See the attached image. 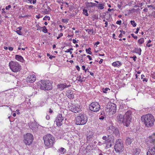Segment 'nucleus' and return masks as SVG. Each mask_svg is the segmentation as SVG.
<instances>
[{"label":"nucleus","instance_id":"c756f323","mask_svg":"<svg viewBox=\"0 0 155 155\" xmlns=\"http://www.w3.org/2000/svg\"><path fill=\"white\" fill-rule=\"evenodd\" d=\"M27 2L31 4L33 3L35 4L36 3V0H26Z\"/></svg>","mask_w":155,"mask_h":155},{"label":"nucleus","instance_id":"4c0bfd02","mask_svg":"<svg viewBox=\"0 0 155 155\" xmlns=\"http://www.w3.org/2000/svg\"><path fill=\"white\" fill-rule=\"evenodd\" d=\"M94 31L93 29H90L89 31L88 32V34H92L94 33Z\"/></svg>","mask_w":155,"mask_h":155},{"label":"nucleus","instance_id":"de8ad7c7","mask_svg":"<svg viewBox=\"0 0 155 155\" xmlns=\"http://www.w3.org/2000/svg\"><path fill=\"white\" fill-rule=\"evenodd\" d=\"M57 2L59 3H63V0H57Z\"/></svg>","mask_w":155,"mask_h":155},{"label":"nucleus","instance_id":"3c124183","mask_svg":"<svg viewBox=\"0 0 155 155\" xmlns=\"http://www.w3.org/2000/svg\"><path fill=\"white\" fill-rule=\"evenodd\" d=\"M85 66L84 65H83L82 67V69L85 72H86L87 70L85 69Z\"/></svg>","mask_w":155,"mask_h":155},{"label":"nucleus","instance_id":"423d86ee","mask_svg":"<svg viewBox=\"0 0 155 155\" xmlns=\"http://www.w3.org/2000/svg\"><path fill=\"white\" fill-rule=\"evenodd\" d=\"M9 66L12 71L14 72L20 71L21 69V66L16 61H11L9 63Z\"/></svg>","mask_w":155,"mask_h":155},{"label":"nucleus","instance_id":"f8f14e48","mask_svg":"<svg viewBox=\"0 0 155 155\" xmlns=\"http://www.w3.org/2000/svg\"><path fill=\"white\" fill-rule=\"evenodd\" d=\"M107 134V148L110 147L114 144V139L113 136L111 134Z\"/></svg>","mask_w":155,"mask_h":155},{"label":"nucleus","instance_id":"6e6d98bb","mask_svg":"<svg viewBox=\"0 0 155 155\" xmlns=\"http://www.w3.org/2000/svg\"><path fill=\"white\" fill-rule=\"evenodd\" d=\"M87 57L90 60H91L92 59V58L89 55H88L87 56Z\"/></svg>","mask_w":155,"mask_h":155},{"label":"nucleus","instance_id":"dca6fc26","mask_svg":"<svg viewBox=\"0 0 155 155\" xmlns=\"http://www.w3.org/2000/svg\"><path fill=\"white\" fill-rule=\"evenodd\" d=\"M147 155H155V147L150 148L147 152Z\"/></svg>","mask_w":155,"mask_h":155},{"label":"nucleus","instance_id":"a19ab883","mask_svg":"<svg viewBox=\"0 0 155 155\" xmlns=\"http://www.w3.org/2000/svg\"><path fill=\"white\" fill-rule=\"evenodd\" d=\"M47 19L48 20H49L50 19V18L47 16V15H46L45 17L43 18V20H46Z\"/></svg>","mask_w":155,"mask_h":155},{"label":"nucleus","instance_id":"b1692460","mask_svg":"<svg viewBox=\"0 0 155 155\" xmlns=\"http://www.w3.org/2000/svg\"><path fill=\"white\" fill-rule=\"evenodd\" d=\"M132 141V139L128 137L126 138L125 143L127 145H130Z\"/></svg>","mask_w":155,"mask_h":155},{"label":"nucleus","instance_id":"a878e982","mask_svg":"<svg viewBox=\"0 0 155 155\" xmlns=\"http://www.w3.org/2000/svg\"><path fill=\"white\" fill-rule=\"evenodd\" d=\"M148 140L150 143L155 145V140L153 138L152 136H150Z\"/></svg>","mask_w":155,"mask_h":155},{"label":"nucleus","instance_id":"7c9ffc66","mask_svg":"<svg viewBox=\"0 0 155 155\" xmlns=\"http://www.w3.org/2000/svg\"><path fill=\"white\" fill-rule=\"evenodd\" d=\"M135 51L139 55L141 54V50L140 48H136L135 49Z\"/></svg>","mask_w":155,"mask_h":155},{"label":"nucleus","instance_id":"2f4dec72","mask_svg":"<svg viewBox=\"0 0 155 155\" xmlns=\"http://www.w3.org/2000/svg\"><path fill=\"white\" fill-rule=\"evenodd\" d=\"M97 7L99 9H102L104 8V4L103 3L99 4Z\"/></svg>","mask_w":155,"mask_h":155},{"label":"nucleus","instance_id":"72a5a7b5","mask_svg":"<svg viewBox=\"0 0 155 155\" xmlns=\"http://www.w3.org/2000/svg\"><path fill=\"white\" fill-rule=\"evenodd\" d=\"M83 14L87 16H88V14L87 10V9H84L83 10Z\"/></svg>","mask_w":155,"mask_h":155},{"label":"nucleus","instance_id":"1a4fd4ad","mask_svg":"<svg viewBox=\"0 0 155 155\" xmlns=\"http://www.w3.org/2000/svg\"><path fill=\"white\" fill-rule=\"evenodd\" d=\"M33 140V135L31 134L28 133L24 136L23 142L26 145H29L32 143Z\"/></svg>","mask_w":155,"mask_h":155},{"label":"nucleus","instance_id":"13d9d810","mask_svg":"<svg viewBox=\"0 0 155 155\" xmlns=\"http://www.w3.org/2000/svg\"><path fill=\"white\" fill-rule=\"evenodd\" d=\"M76 68L77 69V70H78V71H80V68L78 66V65H77L76 66Z\"/></svg>","mask_w":155,"mask_h":155},{"label":"nucleus","instance_id":"680f3d73","mask_svg":"<svg viewBox=\"0 0 155 155\" xmlns=\"http://www.w3.org/2000/svg\"><path fill=\"white\" fill-rule=\"evenodd\" d=\"M100 44V42L99 41H97V42H96L95 44H94V47H95V45H99V44Z\"/></svg>","mask_w":155,"mask_h":155},{"label":"nucleus","instance_id":"6ab92c4d","mask_svg":"<svg viewBox=\"0 0 155 155\" xmlns=\"http://www.w3.org/2000/svg\"><path fill=\"white\" fill-rule=\"evenodd\" d=\"M71 85H66V84H61L58 85V87L61 90H62L64 88L69 87Z\"/></svg>","mask_w":155,"mask_h":155},{"label":"nucleus","instance_id":"37998d69","mask_svg":"<svg viewBox=\"0 0 155 155\" xmlns=\"http://www.w3.org/2000/svg\"><path fill=\"white\" fill-rule=\"evenodd\" d=\"M27 6L28 7V8H29L30 9H33L34 7V6L33 5H27Z\"/></svg>","mask_w":155,"mask_h":155},{"label":"nucleus","instance_id":"e2e57ef3","mask_svg":"<svg viewBox=\"0 0 155 155\" xmlns=\"http://www.w3.org/2000/svg\"><path fill=\"white\" fill-rule=\"evenodd\" d=\"M120 32H121V33H123V34H125V31H123L122 30H120Z\"/></svg>","mask_w":155,"mask_h":155},{"label":"nucleus","instance_id":"a18cd8bd","mask_svg":"<svg viewBox=\"0 0 155 155\" xmlns=\"http://www.w3.org/2000/svg\"><path fill=\"white\" fill-rule=\"evenodd\" d=\"M79 59L81 62H83L84 61V60L83 59V57L82 56V55H81L80 56L79 58H78Z\"/></svg>","mask_w":155,"mask_h":155},{"label":"nucleus","instance_id":"4be33fe9","mask_svg":"<svg viewBox=\"0 0 155 155\" xmlns=\"http://www.w3.org/2000/svg\"><path fill=\"white\" fill-rule=\"evenodd\" d=\"M140 151V149L138 148H135L134 149L133 151V153L134 155H138Z\"/></svg>","mask_w":155,"mask_h":155},{"label":"nucleus","instance_id":"79ce46f5","mask_svg":"<svg viewBox=\"0 0 155 155\" xmlns=\"http://www.w3.org/2000/svg\"><path fill=\"white\" fill-rule=\"evenodd\" d=\"M63 35V34L62 33H60L58 35V36L57 38V39H59L60 37H61Z\"/></svg>","mask_w":155,"mask_h":155},{"label":"nucleus","instance_id":"9d476101","mask_svg":"<svg viewBox=\"0 0 155 155\" xmlns=\"http://www.w3.org/2000/svg\"><path fill=\"white\" fill-rule=\"evenodd\" d=\"M100 106L97 102H92L90 105L89 108L90 110L94 112H97L100 109Z\"/></svg>","mask_w":155,"mask_h":155},{"label":"nucleus","instance_id":"aec40b11","mask_svg":"<svg viewBox=\"0 0 155 155\" xmlns=\"http://www.w3.org/2000/svg\"><path fill=\"white\" fill-rule=\"evenodd\" d=\"M93 135V133L92 132H90L88 134L87 136V141L88 143L91 141Z\"/></svg>","mask_w":155,"mask_h":155},{"label":"nucleus","instance_id":"20e7f679","mask_svg":"<svg viewBox=\"0 0 155 155\" xmlns=\"http://www.w3.org/2000/svg\"><path fill=\"white\" fill-rule=\"evenodd\" d=\"M87 121V116L84 114H79L75 118V124L78 125H84Z\"/></svg>","mask_w":155,"mask_h":155},{"label":"nucleus","instance_id":"bf43d9fd","mask_svg":"<svg viewBox=\"0 0 155 155\" xmlns=\"http://www.w3.org/2000/svg\"><path fill=\"white\" fill-rule=\"evenodd\" d=\"M139 30H140V28H137V30L136 31H135V33L136 34H137L138 32V31Z\"/></svg>","mask_w":155,"mask_h":155},{"label":"nucleus","instance_id":"58836bf2","mask_svg":"<svg viewBox=\"0 0 155 155\" xmlns=\"http://www.w3.org/2000/svg\"><path fill=\"white\" fill-rule=\"evenodd\" d=\"M69 21L68 19H62V22L64 23H67Z\"/></svg>","mask_w":155,"mask_h":155},{"label":"nucleus","instance_id":"69168bd1","mask_svg":"<svg viewBox=\"0 0 155 155\" xmlns=\"http://www.w3.org/2000/svg\"><path fill=\"white\" fill-rule=\"evenodd\" d=\"M21 29H22V27H18L17 29V30H20V31L21 30Z\"/></svg>","mask_w":155,"mask_h":155},{"label":"nucleus","instance_id":"4468645a","mask_svg":"<svg viewBox=\"0 0 155 155\" xmlns=\"http://www.w3.org/2000/svg\"><path fill=\"white\" fill-rule=\"evenodd\" d=\"M36 80L35 76L34 74L30 75L28 76L27 78V82L30 83L34 82Z\"/></svg>","mask_w":155,"mask_h":155},{"label":"nucleus","instance_id":"8fccbe9b","mask_svg":"<svg viewBox=\"0 0 155 155\" xmlns=\"http://www.w3.org/2000/svg\"><path fill=\"white\" fill-rule=\"evenodd\" d=\"M116 24L119 25H120L121 24V21L120 20L116 22Z\"/></svg>","mask_w":155,"mask_h":155},{"label":"nucleus","instance_id":"c03bdc74","mask_svg":"<svg viewBox=\"0 0 155 155\" xmlns=\"http://www.w3.org/2000/svg\"><path fill=\"white\" fill-rule=\"evenodd\" d=\"M102 91L104 93H107V88H102Z\"/></svg>","mask_w":155,"mask_h":155},{"label":"nucleus","instance_id":"f03ea898","mask_svg":"<svg viewBox=\"0 0 155 155\" xmlns=\"http://www.w3.org/2000/svg\"><path fill=\"white\" fill-rule=\"evenodd\" d=\"M141 119L145 126L148 127L153 126L155 120L153 116L150 114L143 115L142 116Z\"/></svg>","mask_w":155,"mask_h":155},{"label":"nucleus","instance_id":"603ef678","mask_svg":"<svg viewBox=\"0 0 155 155\" xmlns=\"http://www.w3.org/2000/svg\"><path fill=\"white\" fill-rule=\"evenodd\" d=\"M42 31L44 33H46L48 32V29H42Z\"/></svg>","mask_w":155,"mask_h":155},{"label":"nucleus","instance_id":"ea45409f","mask_svg":"<svg viewBox=\"0 0 155 155\" xmlns=\"http://www.w3.org/2000/svg\"><path fill=\"white\" fill-rule=\"evenodd\" d=\"M16 32L19 35H22V33L21 32V31L18 30H17L16 31Z\"/></svg>","mask_w":155,"mask_h":155},{"label":"nucleus","instance_id":"f704fd0d","mask_svg":"<svg viewBox=\"0 0 155 155\" xmlns=\"http://www.w3.org/2000/svg\"><path fill=\"white\" fill-rule=\"evenodd\" d=\"M91 50V48H89L88 49H86V51L87 53L88 54H91L92 52L90 51Z\"/></svg>","mask_w":155,"mask_h":155},{"label":"nucleus","instance_id":"5701e85b","mask_svg":"<svg viewBox=\"0 0 155 155\" xmlns=\"http://www.w3.org/2000/svg\"><path fill=\"white\" fill-rule=\"evenodd\" d=\"M122 65L121 62L119 61H116L114 62L112 64V65L115 67H119Z\"/></svg>","mask_w":155,"mask_h":155},{"label":"nucleus","instance_id":"cd10ccee","mask_svg":"<svg viewBox=\"0 0 155 155\" xmlns=\"http://www.w3.org/2000/svg\"><path fill=\"white\" fill-rule=\"evenodd\" d=\"M84 78V77H83L82 78L81 75H79L77 77V80H78V81L80 82L81 83L84 81L83 80V79Z\"/></svg>","mask_w":155,"mask_h":155},{"label":"nucleus","instance_id":"ddd939ff","mask_svg":"<svg viewBox=\"0 0 155 155\" xmlns=\"http://www.w3.org/2000/svg\"><path fill=\"white\" fill-rule=\"evenodd\" d=\"M64 119V117L62 116V114H59L57 115L55 120L58 126L59 127L62 124Z\"/></svg>","mask_w":155,"mask_h":155},{"label":"nucleus","instance_id":"0e129e2a","mask_svg":"<svg viewBox=\"0 0 155 155\" xmlns=\"http://www.w3.org/2000/svg\"><path fill=\"white\" fill-rule=\"evenodd\" d=\"M148 9L146 8H145L143 9V11L145 12H148Z\"/></svg>","mask_w":155,"mask_h":155},{"label":"nucleus","instance_id":"4d7b16f0","mask_svg":"<svg viewBox=\"0 0 155 155\" xmlns=\"http://www.w3.org/2000/svg\"><path fill=\"white\" fill-rule=\"evenodd\" d=\"M146 45V46H147L148 47H151L152 46V44H148V43H147Z\"/></svg>","mask_w":155,"mask_h":155},{"label":"nucleus","instance_id":"774afa93","mask_svg":"<svg viewBox=\"0 0 155 155\" xmlns=\"http://www.w3.org/2000/svg\"><path fill=\"white\" fill-rule=\"evenodd\" d=\"M53 112V110L50 108L49 110V113L50 114H51Z\"/></svg>","mask_w":155,"mask_h":155},{"label":"nucleus","instance_id":"473e14b6","mask_svg":"<svg viewBox=\"0 0 155 155\" xmlns=\"http://www.w3.org/2000/svg\"><path fill=\"white\" fill-rule=\"evenodd\" d=\"M144 42V39L143 38H141L138 41V43L140 45L142 44Z\"/></svg>","mask_w":155,"mask_h":155},{"label":"nucleus","instance_id":"a211bd4d","mask_svg":"<svg viewBox=\"0 0 155 155\" xmlns=\"http://www.w3.org/2000/svg\"><path fill=\"white\" fill-rule=\"evenodd\" d=\"M106 17L107 16L106 13H103L102 15H101L100 17V19H101V20H102L104 21H105V27H107V21H105V20H107Z\"/></svg>","mask_w":155,"mask_h":155},{"label":"nucleus","instance_id":"c9c22d12","mask_svg":"<svg viewBox=\"0 0 155 155\" xmlns=\"http://www.w3.org/2000/svg\"><path fill=\"white\" fill-rule=\"evenodd\" d=\"M130 23H131V24L134 27H135L137 25L136 23L134 21H133V20L131 21Z\"/></svg>","mask_w":155,"mask_h":155},{"label":"nucleus","instance_id":"393cba45","mask_svg":"<svg viewBox=\"0 0 155 155\" xmlns=\"http://www.w3.org/2000/svg\"><path fill=\"white\" fill-rule=\"evenodd\" d=\"M116 108L113 109H112L111 110H109L108 114L110 116H111L116 113Z\"/></svg>","mask_w":155,"mask_h":155},{"label":"nucleus","instance_id":"052dcab7","mask_svg":"<svg viewBox=\"0 0 155 155\" xmlns=\"http://www.w3.org/2000/svg\"><path fill=\"white\" fill-rule=\"evenodd\" d=\"M46 118L47 120H48L50 119V117L49 115H47L46 116Z\"/></svg>","mask_w":155,"mask_h":155},{"label":"nucleus","instance_id":"39448f33","mask_svg":"<svg viewBox=\"0 0 155 155\" xmlns=\"http://www.w3.org/2000/svg\"><path fill=\"white\" fill-rule=\"evenodd\" d=\"M43 139L45 145L48 147H51L54 143V137L50 134H48L44 136Z\"/></svg>","mask_w":155,"mask_h":155},{"label":"nucleus","instance_id":"2eb2a0df","mask_svg":"<svg viewBox=\"0 0 155 155\" xmlns=\"http://www.w3.org/2000/svg\"><path fill=\"white\" fill-rule=\"evenodd\" d=\"M66 95L69 99H73L74 97L73 91L71 90L67 91L66 92Z\"/></svg>","mask_w":155,"mask_h":155},{"label":"nucleus","instance_id":"bb28decb","mask_svg":"<svg viewBox=\"0 0 155 155\" xmlns=\"http://www.w3.org/2000/svg\"><path fill=\"white\" fill-rule=\"evenodd\" d=\"M102 139L104 140V141H102L101 142H99L98 143H100V144H103L104 143H106V142L107 141V137L106 136H104L102 137Z\"/></svg>","mask_w":155,"mask_h":155},{"label":"nucleus","instance_id":"f3484780","mask_svg":"<svg viewBox=\"0 0 155 155\" xmlns=\"http://www.w3.org/2000/svg\"><path fill=\"white\" fill-rule=\"evenodd\" d=\"M115 108H116V105L114 103L110 102L107 104V109L111 110Z\"/></svg>","mask_w":155,"mask_h":155},{"label":"nucleus","instance_id":"5fc2aeb1","mask_svg":"<svg viewBox=\"0 0 155 155\" xmlns=\"http://www.w3.org/2000/svg\"><path fill=\"white\" fill-rule=\"evenodd\" d=\"M55 58V56H53V55H50V56L49 57V58L50 59H52V58Z\"/></svg>","mask_w":155,"mask_h":155},{"label":"nucleus","instance_id":"9b49d317","mask_svg":"<svg viewBox=\"0 0 155 155\" xmlns=\"http://www.w3.org/2000/svg\"><path fill=\"white\" fill-rule=\"evenodd\" d=\"M70 110L74 113H79L81 111L80 106L78 104H71L69 107Z\"/></svg>","mask_w":155,"mask_h":155},{"label":"nucleus","instance_id":"f257e3e1","mask_svg":"<svg viewBox=\"0 0 155 155\" xmlns=\"http://www.w3.org/2000/svg\"><path fill=\"white\" fill-rule=\"evenodd\" d=\"M132 112L130 110H127L124 116L121 114L117 116V119L120 123H122L124 126L128 127L131 122Z\"/></svg>","mask_w":155,"mask_h":155},{"label":"nucleus","instance_id":"412c9836","mask_svg":"<svg viewBox=\"0 0 155 155\" xmlns=\"http://www.w3.org/2000/svg\"><path fill=\"white\" fill-rule=\"evenodd\" d=\"M15 59L17 61L22 63L24 61V60L23 58L21 56L18 55H15Z\"/></svg>","mask_w":155,"mask_h":155},{"label":"nucleus","instance_id":"e433bc0d","mask_svg":"<svg viewBox=\"0 0 155 155\" xmlns=\"http://www.w3.org/2000/svg\"><path fill=\"white\" fill-rule=\"evenodd\" d=\"M36 27L37 28V30H41L42 29V27L40 26L39 24H37L36 25Z\"/></svg>","mask_w":155,"mask_h":155},{"label":"nucleus","instance_id":"c85d7f7f","mask_svg":"<svg viewBox=\"0 0 155 155\" xmlns=\"http://www.w3.org/2000/svg\"><path fill=\"white\" fill-rule=\"evenodd\" d=\"M58 151L61 153L64 154L66 152V150L63 147H61L58 149Z\"/></svg>","mask_w":155,"mask_h":155},{"label":"nucleus","instance_id":"0eeeda50","mask_svg":"<svg viewBox=\"0 0 155 155\" xmlns=\"http://www.w3.org/2000/svg\"><path fill=\"white\" fill-rule=\"evenodd\" d=\"M112 122H110L108 124V127H107V132H109L110 134L112 135L114 134L117 137H119L120 135L119 132L117 129L112 125Z\"/></svg>","mask_w":155,"mask_h":155},{"label":"nucleus","instance_id":"09e8293b","mask_svg":"<svg viewBox=\"0 0 155 155\" xmlns=\"http://www.w3.org/2000/svg\"><path fill=\"white\" fill-rule=\"evenodd\" d=\"M11 5H9L8 6H6V7H5V9L6 10H8L9 8H11Z\"/></svg>","mask_w":155,"mask_h":155},{"label":"nucleus","instance_id":"7ed1b4c3","mask_svg":"<svg viewBox=\"0 0 155 155\" xmlns=\"http://www.w3.org/2000/svg\"><path fill=\"white\" fill-rule=\"evenodd\" d=\"M37 87L41 90H49L52 89V85L51 82L48 81L41 80L37 83Z\"/></svg>","mask_w":155,"mask_h":155},{"label":"nucleus","instance_id":"338daca9","mask_svg":"<svg viewBox=\"0 0 155 155\" xmlns=\"http://www.w3.org/2000/svg\"><path fill=\"white\" fill-rule=\"evenodd\" d=\"M72 41H73V42L74 44H75V43H77V41L75 40L74 39H73Z\"/></svg>","mask_w":155,"mask_h":155},{"label":"nucleus","instance_id":"49530a36","mask_svg":"<svg viewBox=\"0 0 155 155\" xmlns=\"http://www.w3.org/2000/svg\"><path fill=\"white\" fill-rule=\"evenodd\" d=\"M131 36L133 37L135 39H137L138 38V37L137 36H135L133 34H131Z\"/></svg>","mask_w":155,"mask_h":155},{"label":"nucleus","instance_id":"6e6552de","mask_svg":"<svg viewBox=\"0 0 155 155\" xmlns=\"http://www.w3.org/2000/svg\"><path fill=\"white\" fill-rule=\"evenodd\" d=\"M115 151L117 152L120 153L124 150L123 142L121 139H118L116 141L114 146Z\"/></svg>","mask_w":155,"mask_h":155},{"label":"nucleus","instance_id":"864d4df0","mask_svg":"<svg viewBox=\"0 0 155 155\" xmlns=\"http://www.w3.org/2000/svg\"><path fill=\"white\" fill-rule=\"evenodd\" d=\"M8 49L9 50L12 51L13 49V48L12 47H8Z\"/></svg>","mask_w":155,"mask_h":155}]
</instances>
